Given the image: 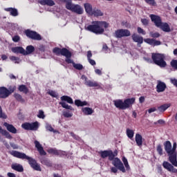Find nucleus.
<instances>
[{
    "mask_svg": "<svg viewBox=\"0 0 177 177\" xmlns=\"http://www.w3.org/2000/svg\"><path fill=\"white\" fill-rule=\"evenodd\" d=\"M110 27V24L104 21H93L91 25L86 27V30L93 32L97 35H102L104 32V30Z\"/></svg>",
    "mask_w": 177,
    "mask_h": 177,
    "instance_id": "nucleus-1",
    "label": "nucleus"
},
{
    "mask_svg": "<svg viewBox=\"0 0 177 177\" xmlns=\"http://www.w3.org/2000/svg\"><path fill=\"white\" fill-rule=\"evenodd\" d=\"M11 154L14 157H17V158L28 160L29 165L32 168H33V169H35V171H41V167L39 166V165H38V163H37V161L34 158L26 155V153L14 151L11 152Z\"/></svg>",
    "mask_w": 177,
    "mask_h": 177,
    "instance_id": "nucleus-2",
    "label": "nucleus"
},
{
    "mask_svg": "<svg viewBox=\"0 0 177 177\" xmlns=\"http://www.w3.org/2000/svg\"><path fill=\"white\" fill-rule=\"evenodd\" d=\"M165 150L169 156V161L172 164V165L177 167V153L174 152V149H172V144H171V142L167 141L165 143Z\"/></svg>",
    "mask_w": 177,
    "mask_h": 177,
    "instance_id": "nucleus-3",
    "label": "nucleus"
},
{
    "mask_svg": "<svg viewBox=\"0 0 177 177\" xmlns=\"http://www.w3.org/2000/svg\"><path fill=\"white\" fill-rule=\"evenodd\" d=\"M115 106L120 110H127L129 109L131 104L135 103V98H128L122 101V100H115L113 101Z\"/></svg>",
    "mask_w": 177,
    "mask_h": 177,
    "instance_id": "nucleus-4",
    "label": "nucleus"
},
{
    "mask_svg": "<svg viewBox=\"0 0 177 177\" xmlns=\"http://www.w3.org/2000/svg\"><path fill=\"white\" fill-rule=\"evenodd\" d=\"M152 60L155 64L159 66V67H165L167 62H165V55L160 53H153Z\"/></svg>",
    "mask_w": 177,
    "mask_h": 177,
    "instance_id": "nucleus-5",
    "label": "nucleus"
},
{
    "mask_svg": "<svg viewBox=\"0 0 177 177\" xmlns=\"http://www.w3.org/2000/svg\"><path fill=\"white\" fill-rule=\"evenodd\" d=\"M66 8L68 10H71V12H74V13L77 15H82L84 13V9L80 5L73 4L70 1H66Z\"/></svg>",
    "mask_w": 177,
    "mask_h": 177,
    "instance_id": "nucleus-6",
    "label": "nucleus"
},
{
    "mask_svg": "<svg viewBox=\"0 0 177 177\" xmlns=\"http://www.w3.org/2000/svg\"><path fill=\"white\" fill-rule=\"evenodd\" d=\"M24 129H26L27 131H37L38 128H39V123L38 122H35L32 123H24L21 125Z\"/></svg>",
    "mask_w": 177,
    "mask_h": 177,
    "instance_id": "nucleus-7",
    "label": "nucleus"
},
{
    "mask_svg": "<svg viewBox=\"0 0 177 177\" xmlns=\"http://www.w3.org/2000/svg\"><path fill=\"white\" fill-rule=\"evenodd\" d=\"M102 158H106L109 157V160H112L114 159V157H115L118 154L117 151H115L113 152L112 151H101L99 152Z\"/></svg>",
    "mask_w": 177,
    "mask_h": 177,
    "instance_id": "nucleus-8",
    "label": "nucleus"
},
{
    "mask_svg": "<svg viewBox=\"0 0 177 177\" xmlns=\"http://www.w3.org/2000/svg\"><path fill=\"white\" fill-rule=\"evenodd\" d=\"M53 53L56 54L59 56V55H62V56H65V57H71V53L68 51L66 48H55L53 50Z\"/></svg>",
    "mask_w": 177,
    "mask_h": 177,
    "instance_id": "nucleus-9",
    "label": "nucleus"
},
{
    "mask_svg": "<svg viewBox=\"0 0 177 177\" xmlns=\"http://www.w3.org/2000/svg\"><path fill=\"white\" fill-rule=\"evenodd\" d=\"M111 161L114 167L119 169V170L123 173L126 172L125 167H124V164H122L121 160H120L118 158H113V159Z\"/></svg>",
    "mask_w": 177,
    "mask_h": 177,
    "instance_id": "nucleus-10",
    "label": "nucleus"
},
{
    "mask_svg": "<svg viewBox=\"0 0 177 177\" xmlns=\"http://www.w3.org/2000/svg\"><path fill=\"white\" fill-rule=\"evenodd\" d=\"M82 80L84 81V84L87 86H90L91 88H93V87H96L98 88H100V84L97 83V82L89 80L85 75L82 76Z\"/></svg>",
    "mask_w": 177,
    "mask_h": 177,
    "instance_id": "nucleus-11",
    "label": "nucleus"
},
{
    "mask_svg": "<svg viewBox=\"0 0 177 177\" xmlns=\"http://www.w3.org/2000/svg\"><path fill=\"white\" fill-rule=\"evenodd\" d=\"M116 38H122L123 37H130L131 32L127 29H119L115 32Z\"/></svg>",
    "mask_w": 177,
    "mask_h": 177,
    "instance_id": "nucleus-12",
    "label": "nucleus"
},
{
    "mask_svg": "<svg viewBox=\"0 0 177 177\" xmlns=\"http://www.w3.org/2000/svg\"><path fill=\"white\" fill-rule=\"evenodd\" d=\"M26 35H27L29 38L32 39H37L39 41L41 39V35L37 33V32L31 31L30 30H27L25 31Z\"/></svg>",
    "mask_w": 177,
    "mask_h": 177,
    "instance_id": "nucleus-13",
    "label": "nucleus"
},
{
    "mask_svg": "<svg viewBox=\"0 0 177 177\" xmlns=\"http://www.w3.org/2000/svg\"><path fill=\"white\" fill-rule=\"evenodd\" d=\"M149 17L151 18V21L154 23L156 27H159L162 21L161 20V17L160 16L156 15H150Z\"/></svg>",
    "mask_w": 177,
    "mask_h": 177,
    "instance_id": "nucleus-14",
    "label": "nucleus"
},
{
    "mask_svg": "<svg viewBox=\"0 0 177 177\" xmlns=\"http://www.w3.org/2000/svg\"><path fill=\"white\" fill-rule=\"evenodd\" d=\"M163 167L165 168V169H167L169 172H172L173 174L177 173V169H175L172 165H171L168 162H163Z\"/></svg>",
    "mask_w": 177,
    "mask_h": 177,
    "instance_id": "nucleus-15",
    "label": "nucleus"
},
{
    "mask_svg": "<svg viewBox=\"0 0 177 177\" xmlns=\"http://www.w3.org/2000/svg\"><path fill=\"white\" fill-rule=\"evenodd\" d=\"M3 126L6 128L8 132H10V133H17V129H16V127H15L13 124H10L8 122H4Z\"/></svg>",
    "mask_w": 177,
    "mask_h": 177,
    "instance_id": "nucleus-16",
    "label": "nucleus"
},
{
    "mask_svg": "<svg viewBox=\"0 0 177 177\" xmlns=\"http://www.w3.org/2000/svg\"><path fill=\"white\" fill-rule=\"evenodd\" d=\"M158 28H160L162 31H164L165 32H171V27L169 26V24L167 22H162L159 25Z\"/></svg>",
    "mask_w": 177,
    "mask_h": 177,
    "instance_id": "nucleus-17",
    "label": "nucleus"
},
{
    "mask_svg": "<svg viewBox=\"0 0 177 177\" xmlns=\"http://www.w3.org/2000/svg\"><path fill=\"white\" fill-rule=\"evenodd\" d=\"M9 90L6 87L0 88V99H5L10 95Z\"/></svg>",
    "mask_w": 177,
    "mask_h": 177,
    "instance_id": "nucleus-18",
    "label": "nucleus"
},
{
    "mask_svg": "<svg viewBox=\"0 0 177 177\" xmlns=\"http://www.w3.org/2000/svg\"><path fill=\"white\" fill-rule=\"evenodd\" d=\"M133 42L138 43V46L140 47V44H143V37L136 34H133L131 36Z\"/></svg>",
    "mask_w": 177,
    "mask_h": 177,
    "instance_id": "nucleus-19",
    "label": "nucleus"
},
{
    "mask_svg": "<svg viewBox=\"0 0 177 177\" xmlns=\"http://www.w3.org/2000/svg\"><path fill=\"white\" fill-rule=\"evenodd\" d=\"M144 41L146 44H149V45H152L153 46H158V45H161V41H157L154 39H145Z\"/></svg>",
    "mask_w": 177,
    "mask_h": 177,
    "instance_id": "nucleus-20",
    "label": "nucleus"
},
{
    "mask_svg": "<svg viewBox=\"0 0 177 177\" xmlns=\"http://www.w3.org/2000/svg\"><path fill=\"white\" fill-rule=\"evenodd\" d=\"M35 147L37 149V150H38L39 154H41V156L46 155V152H45V151L44 150V148L42 147V145H41L39 144V142H38L37 140H35Z\"/></svg>",
    "mask_w": 177,
    "mask_h": 177,
    "instance_id": "nucleus-21",
    "label": "nucleus"
},
{
    "mask_svg": "<svg viewBox=\"0 0 177 177\" xmlns=\"http://www.w3.org/2000/svg\"><path fill=\"white\" fill-rule=\"evenodd\" d=\"M135 140L137 146H139V147H142L143 145V137H142V135L136 133L135 136Z\"/></svg>",
    "mask_w": 177,
    "mask_h": 177,
    "instance_id": "nucleus-22",
    "label": "nucleus"
},
{
    "mask_svg": "<svg viewBox=\"0 0 177 177\" xmlns=\"http://www.w3.org/2000/svg\"><path fill=\"white\" fill-rule=\"evenodd\" d=\"M47 151L50 154H55V156H64V154H66V152L63 151H59L55 149H50Z\"/></svg>",
    "mask_w": 177,
    "mask_h": 177,
    "instance_id": "nucleus-23",
    "label": "nucleus"
},
{
    "mask_svg": "<svg viewBox=\"0 0 177 177\" xmlns=\"http://www.w3.org/2000/svg\"><path fill=\"white\" fill-rule=\"evenodd\" d=\"M165 88H167V85H165L164 82H158L156 91L158 92V93H160V92H164V91H165Z\"/></svg>",
    "mask_w": 177,
    "mask_h": 177,
    "instance_id": "nucleus-24",
    "label": "nucleus"
},
{
    "mask_svg": "<svg viewBox=\"0 0 177 177\" xmlns=\"http://www.w3.org/2000/svg\"><path fill=\"white\" fill-rule=\"evenodd\" d=\"M82 111L83 114H84V115H91L93 114V113H94L93 109H92V108H89V107L82 108Z\"/></svg>",
    "mask_w": 177,
    "mask_h": 177,
    "instance_id": "nucleus-25",
    "label": "nucleus"
},
{
    "mask_svg": "<svg viewBox=\"0 0 177 177\" xmlns=\"http://www.w3.org/2000/svg\"><path fill=\"white\" fill-rule=\"evenodd\" d=\"M0 133L2 134L3 136H6L7 139H12V135L8 131L3 129L1 127H0Z\"/></svg>",
    "mask_w": 177,
    "mask_h": 177,
    "instance_id": "nucleus-26",
    "label": "nucleus"
},
{
    "mask_svg": "<svg viewBox=\"0 0 177 177\" xmlns=\"http://www.w3.org/2000/svg\"><path fill=\"white\" fill-rule=\"evenodd\" d=\"M6 12H10L11 16H18L19 12H17V9L16 8H5Z\"/></svg>",
    "mask_w": 177,
    "mask_h": 177,
    "instance_id": "nucleus-27",
    "label": "nucleus"
},
{
    "mask_svg": "<svg viewBox=\"0 0 177 177\" xmlns=\"http://www.w3.org/2000/svg\"><path fill=\"white\" fill-rule=\"evenodd\" d=\"M41 5H47V6H53L55 5V1L53 0H41L39 1Z\"/></svg>",
    "mask_w": 177,
    "mask_h": 177,
    "instance_id": "nucleus-28",
    "label": "nucleus"
},
{
    "mask_svg": "<svg viewBox=\"0 0 177 177\" xmlns=\"http://www.w3.org/2000/svg\"><path fill=\"white\" fill-rule=\"evenodd\" d=\"M84 8H85L86 13H88V15H90V16H91V15L93 13V9H92V6L89 3H85Z\"/></svg>",
    "mask_w": 177,
    "mask_h": 177,
    "instance_id": "nucleus-29",
    "label": "nucleus"
},
{
    "mask_svg": "<svg viewBox=\"0 0 177 177\" xmlns=\"http://www.w3.org/2000/svg\"><path fill=\"white\" fill-rule=\"evenodd\" d=\"M12 169H15V171H17L18 172H23L24 171L23 166L17 163L12 165Z\"/></svg>",
    "mask_w": 177,
    "mask_h": 177,
    "instance_id": "nucleus-30",
    "label": "nucleus"
},
{
    "mask_svg": "<svg viewBox=\"0 0 177 177\" xmlns=\"http://www.w3.org/2000/svg\"><path fill=\"white\" fill-rule=\"evenodd\" d=\"M35 50V48L32 46H28L26 47V50H24V55H30V53H32Z\"/></svg>",
    "mask_w": 177,
    "mask_h": 177,
    "instance_id": "nucleus-31",
    "label": "nucleus"
},
{
    "mask_svg": "<svg viewBox=\"0 0 177 177\" xmlns=\"http://www.w3.org/2000/svg\"><path fill=\"white\" fill-rule=\"evenodd\" d=\"M61 100L62 102H67V103H69V104H73V103H74L73 99L67 95H64L61 97Z\"/></svg>",
    "mask_w": 177,
    "mask_h": 177,
    "instance_id": "nucleus-32",
    "label": "nucleus"
},
{
    "mask_svg": "<svg viewBox=\"0 0 177 177\" xmlns=\"http://www.w3.org/2000/svg\"><path fill=\"white\" fill-rule=\"evenodd\" d=\"M75 104L77 106V107H82L84 106H88V103L86 101H81L80 100H76L75 101Z\"/></svg>",
    "mask_w": 177,
    "mask_h": 177,
    "instance_id": "nucleus-33",
    "label": "nucleus"
},
{
    "mask_svg": "<svg viewBox=\"0 0 177 177\" xmlns=\"http://www.w3.org/2000/svg\"><path fill=\"white\" fill-rule=\"evenodd\" d=\"M12 50L14 53H22V55H24V48L22 47H15L12 48Z\"/></svg>",
    "mask_w": 177,
    "mask_h": 177,
    "instance_id": "nucleus-34",
    "label": "nucleus"
},
{
    "mask_svg": "<svg viewBox=\"0 0 177 177\" xmlns=\"http://www.w3.org/2000/svg\"><path fill=\"white\" fill-rule=\"evenodd\" d=\"M91 16L99 17V16H103V12H102L100 10L95 8L93 10V13L91 14Z\"/></svg>",
    "mask_w": 177,
    "mask_h": 177,
    "instance_id": "nucleus-35",
    "label": "nucleus"
},
{
    "mask_svg": "<svg viewBox=\"0 0 177 177\" xmlns=\"http://www.w3.org/2000/svg\"><path fill=\"white\" fill-rule=\"evenodd\" d=\"M126 133H127V138H129V139H133V136L135 135V131H133V130H132V129H127Z\"/></svg>",
    "mask_w": 177,
    "mask_h": 177,
    "instance_id": "nucleus-36",
    "label": "nucleus"
},
{
    "mask_svg": "<svg viewBox=\"0 0 177 177\" xmlns=\"http://www.w3.org/2000/svg\"><path fill=\"white\" fill-rule=\"evenodd\" d=\"M169 107H171V104H165L159 106L158 110H159V111H160V113H164V111H165V110H167V109H169Z\"/></svg>",
    "mask_w": 177,
    "mask_h": 177,
    "instance_id": "nucleus-37",
    "label": "nucleus"
},
{
    "mask_svg": "<svg viewBox=\"0 0 177 177\" xmlns=\"http://www.w3.org/2000/svg\"><path fill=\"white\" fill-rule=\"evenodd\" d=\"M59 104L64 108V109H66L67 110H74V109L72 108L71 106L67 104V103H66L65 102H60Z\"/></svg>",
    "mask_w": 177,
    "mask_h": 177,
    "instance_id": "nucleus-38",
    "label": "nucleus"
},
{
    "mask_svg": "<svg viewBox=\"0 0 177 177\" xmlns=\"http://www.w3.org/2000/svg\"><path fill=\"white\" fill-rule=\"evenodd\" d=\"M19 91L20 92H24V93H28V88L24 85H21L19 86Z\"/></svg>",
    "mask_w": 177,
    "mask_h": 177,
    "instance_id": "nucleus-39",
    "label": "nucleus"
},
{
    "mask_svg": "<svg viewBox=\"0 0 177 177\" xmlns=\"http://www.w3.org/2000/svg\"><path fill=\"white\" fill-rule=\"evenodd\" d=\"M122 160V161H123V164H124V165L126 169H127V171H129V169H130V167H129V164L128 163V160L127 159V158L123 157Z\"/></svg>",
    "mask_w": 177,
    "mask_h": 177,
    "instance_id": "nucleus-40",
    "label": "nucleus"
},
{
    "mask_svg": "<svg viewBox=\"0 0 177 177\" xmlns=\"http://www.w3.org/2000/svg\"><path fill=\"white\" fill-rule=\"evenodd\" d=\"M63 115L65 116L66 118H70L73 117V113L70 111H65L63 112Z\"/></svg>",
    "mask_w": 177,
    "mask_h": 177,
    "instance_id": "nucleus-41",
    "label": "nucleus"
},
{
    "mask_svg": "<svg viewBox=\"0 0 177 177\" xmlns=\"http://www.w3.org/2000/svg\"><path fill=\"white\" fill-rule=\"evenodd\" d=\"M46 129L47 131H50V132H54V133H56V132L57 133V131L53 129L52 126L48 123L46 124Z\"/></svg>",
    "mask_w": 177,
    "mask_h": 177,
    "instance_id": "nucleus-42",
    "label": "nucleus"
},
{
    "mask_svg": "<svg viewBox=\"0 0 177 177\" xmlns=\"http://www.w3.org/2000/svg\"><path fill=\"white\" fill-rule=\"evenodd\" d=\"M48 93L50 96H52V97H57V96H59V94H57L56 91L52 90L48 91Z\"/></svg>",
    "mask_w": 177,
    "mask_h": 177,
    "instance_id": "nucleus-43",
    "label": "nucleus"
},
{
    "mask_svg": "<svg viewBox=\"0 0 177 177\" xmlns=\"http://www.w3.org/2000/svg\"><path fill=\"white\" fill-rule=\"evenodd\" d=\"M73 66L74 68H76V70H82V68H84V66H82V64H80L73 63Z\"/></svg>",
    "mask_w": 177,
    "mask_h": 177,
    "instance_id": "nucleus-44",
    "label": "nucleus"
},
{
    "mask_svg": "<svg viewBox=\"0 0 177 177\" xmlns=\"http://www.w3.org/2000/svg\"><path fill=\"white\" fill-rule=\"evenodd\" d=\"M37 117L38 118H41L42 120H44V118H45V113H44V111L39 110Z\"/></svg>",
    "mask_w": 177,
    "mask_h": 177,
    "instance_id": "nucleus-45",
    "label": "nucleus"
},
{
    "mask_svg": "<svg viewBox=\"0 0 177 177\" xmlns=\"http://www.w3.org/2000/svg\"><path fill=\"white\" fill-rule=\"evenodd\" d=\"M149 35L152 38H158L160 37V34L158 32H150Z\"/></svg>",
    "mask_w": 177,
    "mask_h": 177,
    "instance_id": "nucleus-46",
    "label": "nucleus"
},
{
    "mask_svg": "<svg viewBox=\"0 0 177 177\" xmlns=\"http://www.w3.org/2000/svg\"><path fill=\"white\" fill-rule=\"evenodd\" d=\"M137 30H138V34H142V35H146V31H145V30H143L142 28L138 27Z\"/></svg>",
    "mask_w": 177,
    "mask_h": 177,
    "instance_id": "nucleus-47",
    "label": "nucleus"
},
{
    "mask_svg": "<svg viewBox=\"0 0 177 177\" xmlns=\"http://www.w3.org/2000/svg\"><path fill=\"white\" fill-rule=\"evenodd\" d=\"M171 66L173 68H176V70H177V60H172L171 62Z\"/></svg>",
    "mask_w": 177,
    "mask_h": 177,
    "instance_id": "nucleus-48",
    "label": "nucleus"
},
{
    "mask_svg": "<svg viewBox=\"0 0 177 177\" xmlns=\"http://www.w3.org/2000/svg\"><path fill=\"white\" fill-rule=\"evenodd\" d=\"M15 91H16V86H10L8 88V92H9L10 95L11 93H13L15 92Z\"/></svg>",
    "mask_w": 177,
    "mask_h": 177,
    "instance_id": "nucleus-49",
    "label": "nucleus"
},
{
    "mask_svg": "<svg viewBox=\"0 0 177 177\" xmlns=\"http://www.w3.org/2000/svg\"><path fill=\"white\" fill-rule=\"evenodd\" d=\"M10 60L12 62H15V63H19L20 62V59H19L18 57H16L15 56L10 57Z\"/></svg>",
    "mask_w": 177,
    "mask_h": 177,
    "instance_id": "nucleus-50",
    "label": "nucleus"
},
{
    "mask_svg": "<svg viewBox=\"0 0 177 177\" xmlns=\"http://www.w3.org/2000/svg\"><path fill=\"white\" fill-rule=\"evenodd\" d=\"M147 3H149V5H151V6H154L156 5V1L154 0H145Z\"/></svg>",
    "mask_w": 177,
    "mask_h": 177,
    "instance_id": "nucleus-51",
    "label": "nucleus"
},
{
    "mask_svg": "<svg viewBox=\"0 0 177 177\" xmlns=\"http://www.w3.org/2000/svg\"><path fill=\"white\" fill-rule=\"evenodd\" d=\"M157 151L160 156H162V148L161 147V145L157 147Z\"/></svg>",
    "mask_w": 177,
    "mask_h": 177,
    "instance_id": "nucleus-52",
    "label": "nucleus"
},
{
    "mask_svg": "<svg viewBox=\"0 0 177 177\" xmlns=\"http://www.w3.org/2000/svg\"><path fill=\"white\" fill-rule=\"evenodd\" d=\"M15 99H17V100H19V102H23V98L19 94H15Z\"/></svg>",
    "mask_w": 177,
    "mask_h": 177,
    "instance_id": "nucleus-53",
    "label": "nucleus"
},
{
    "mask_svg": "<svg viewBox=\"0 0 177 177\" xmlns=\"http://www.w3.org/2000/svg\"><path fill=\"white\" fill-rule=\"evenodd\" d=\"M141 22L144 26H147V24H149V20H147V19H142Z\"/></svg>",
    "mask_w": 177,
    "mask_h": 177,
    "instance_id": "nucleus-54",
    "label": "nucleus"
},
{
    "mask_svg": "<svg viewBox=\"0 0 177 177\" xmlns=\"http://www.w3.org/2000/svg\"><path fill=\"white\" fill-rule=\"evenodd\" d=\"M66 57V63H68V64H73L74 62H73V60H71V59H70V57Z\"/></svg>",
    "mask_w": 177,
    "mask_h": 177,
    "instance_id": "nucleus-55",
    "label": "nucleus"
},
{
    "mask_svg": "<svg viewBox=\"0 0 177 177\" xmlns=\"http://www.w3.org/2000/svg\"><path fill=\"white\" fill-rule=\"evenodd\" d=\"M12 41H14V42H19V41H20V37L15 36L12 37Z\"/></svg>",
    "mask_w": 177,
    "mask_h": 177,
    "instance_id": "nucleus-56",
    "label": "nucleus"
},
{
    "mask_svg": "<svg viewBox=\"0 0 177 177\" xmlns=\"http://www.w3.org/2000/svg\"><path fill=\"white\" fill-rule=\"evenodd\" d=\"M6 115L2 114V108L0 106V118H7Z\"/></svg>",
    "mask_w": 177,
    "mask_h": 177,
    "instance_id": "nucleus-57",
    "label": "nucleus"
},
{
    "mask_svg": "<svg viewBox=\"0 0 177 177\" xmlns=\"http://www.w3.org/2000/svg\"><path fill=\"white\" fill-rule=\"evenodd\" d=\"M157 111V109H156V107H153L148 110V113L151 114V113H154V111Z\"/></svg>",
    "mask_w": 177,
    "mask_h": 177,
    "instance_id": "nucleus-58",
    "label": "nucleus"
},
{
    "mask_svg": "<svg viewBox=\"0 0 177 177\" xmlns=\"http://www.w3.org/2000/svg\"><path fill=\"white\" fill-rule=\"evenodd\" d=\"M88 63H90V64H91V66H95L96 64V62H95V60L90 59H88Z\"/></svg>",
    "mask_w": 177,
    "mask_h": 177,
    "instance_id": "nucleus-59",
    "label": "nucleus"
},
{
    "mask_svg": "<svg viewBox=\"0 0 177 177\" xmlns=\"http://www.w3.org/2000/svg\"><path fill=\"white\" fill-rule=\"evenodd\" d=\"M171 84H174L175 86H177V80L176 79H171Z\"/></svg>",
    "mask_w": 177,
    "mask_h": 177,
    "instance_id": "nucleus-60",
    "label": "nucleus"
},
{
    "mask_svg": "<svg viewBox=\"0 0 177 177\" xmlns=\"http://www.w3.org/2000/svg\"><path fill=\"white\" fill-rule=\"evenodd\" d=\"M171 149H173L174 153H176V142H174L173 147Z\"/></svg>",
    "mask_w": 177,
    "mask_h": 177,
    "instance_id": "nucleus-61",
    "label": "nucleus"
},
{
    "mask_svg": "<svg viewBox=\"0 0 177 177\" xmlns=\"http://www.w3.org/2000/svg\"><path fill=\"white\" fill-rule=\"evenodd\" d=\"M91 57H92V52L88 51V52H87V58H88V60H89V59H91Z\"/></svg>",
    "mask_w": 177,
    "mask_h": 177,
    "instance_id": "nucleus-62",
    "label": "nucleus"
},
{
    "mask_svg": "<svg viewBox=\"0 0 177 177\" xmlns=\"http://www.w3.org/2000/svg\"><path fill=\"white\" fill-rule=\"evenodd\" d=\"M95 72L96 74H98V75H102V71H100V69H95Z\"/></svg>",
    "mask_w": 177,
    "mask_h": 177,
    "instance_id": "nucleus-63",
    "label": "nucleus"
},
{
    "mask_svg": "<svg viewBox=\"0 0 177 177\" xmlns=\"http://www.w3.org/2000/svg\"><path fill=\"white\" fill-rule=\"evenodd\" d=\"M8 177H16V175L13 173H8Z\"/></svg>",
    "mask_w": 177,
    "mask_h": 177,
    "instance_id": "nucleus-64",
    "label": "nucleus"
}]
</instances>
